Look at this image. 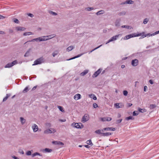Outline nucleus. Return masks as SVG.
Here are the masks:
<instances>
[{
	"label": "nucleus",
	"instance_id": "1",
	"mask_svg": "<svg viewBox=\"0 0 159 159\" xmlns=\"http://www.w3.org/2000/svg\"><path fill=\"white\" fill-rule=\"evenodd\" d=\"M144 34H145V33L144 32H143L141 33L138 34H136V33H133L131 34H129L124 37V39L125 40H127L131 38L140 36L143 34V35Z\"/></svg>",
	"mask_w": 159,
	"mask_h": 159
},
{
	"label": "nucleus",
	"instance_id": "2",
	"mask_svg": "<svg viewBox=\"0 0 159 159\" xmlns=\"http://www.w3.org/2000/svg\"><path fill=\"white\" fill-rule=\"evenodd\" d=\"M71 126L77 129H81L83 128L84 125L81 123H73Z\"/></svg>",
	"mask_w": 159,
	"mask_h": 159
},
{
	"label": "nucleus",
	"instance_id": "3",
	"mask_svg": "<svg viewBox=\"0 0 159 159\" xmlns=\"http://www.w3.org/2000/svg\"><path fill=\"white\" fill-rule=\"evenodd\" d=\"M43 61V57H40L34 61V64H33V66L41 64Z\"/></svg>",
	"mask_w": 159,
	"mask_h": 159
},
{
	"label": "nucleus",
	"instance_id": "4",
	"mask_svg": "<svg viewBox=\"0 0 159 159\" xmlns=\"http://www.w3.org/2000/svg\"><path fill=\"white\" fill-rule=\"evenodd\" d=\"M48 39H46L44 38H41V37H39L37 38L34 39H32L31 40H30L27 41L26 42H25L24 43V44H25L26 43H28L29 42H33L34 41H37V40H39V41H44L47 40Z\"/></svg>",
	"mask_w": 159,
	"mask_h": 159
},
{
	"label": "nucleus",
	"instance_id": "5",
	"mask_svg": "<svg viewBox=\"0 0 159 159\" xmlns=\"http://www.w3.org/2000/svg\"><path fill=\"white\" fill-rule=\"evenodd\" d=\"M121 36L122 34H119L118 35H116L115 36L112 37L108 40L107 42L106 43V44H107L108 43H110V42L116 40L119 37Z\"/></svg>",
	"mask_w": 159,
	"mask_h": 159
},
{
	"label": "nucleus",
	"instance_id": "6",
	"mask_svg": "<svg viewBox=\"0 0 159 159\" xmlns=\"http://www.w3.org/2000/svg\"><path fill=\"white\" fill-rule=\"evenodd\" d=\"M56 132V130L53 128H50L47 129L44 131V133L45 134H51Z\"/></svg>",
	"mask_w": 159,
	"mask_h": 159
},
{
	"label": "nucleus",
	"instance_id": "7",
	"mask_svg": "<svg viewBox=\"0 0 159 159\" xmlns=\"http://www.w3.org/2000/svg\"><path fill=\"white\" fill-rule=\"evenodd\" d=\"M89 115L87 114H85L83 116L82 118V122L83 123H84L89 120Z\"/></svg>",
	"mask_w": 159,
	"mask_h": 159
},
{
	"label": "nucleus",
	"instance_id": "8",
	"mask_svg": "<svg viewBox=\"0 0 159 159\" xmlns=\"http://www.w3.org/2000/svg\"><path fill=\"white\" fill-rule=\"evenodd\" d=\"M102 70V69H99L98 70L94 73L92 75V77L93 78L97 77L100 73Z\"/></svg>",
	"mask_w": 159,
	"mask_h": 159
},
{
	"label": "nucleus",
	"instance_id": "9",
	"mask_svg": "<svg viewBox=\"0 0 159 159\" xmlns=\"http://www.w3.org/2000/svg\"><path fill=\"white\" fill-rule=\"evenodd\" d=\"M56 36V35L55 34H52L48 36H43L42 37L46 39H48V40L55 37Z\"/></svg>",
	"mask_w": 159,
	"mask_h": 159
},
{
	"label": "nucleus",
	"instance_id": "10",
	"mask_svg": "<svg viewBox=\"0 0 159 159\" xmlns=\"http://www.w3.org/2000/svg\"><path fill=\"white\" fill-rule=\"evenodd\" d=\"M138 64V60L137 59L133 60L132 61L131 65L134 66H137Z\"/></svg>",
	"mask_w": 159,
	"mask_h": 159
},
{
	"label": "nucleus",
	"instance_id": "11",
	"mask_svg": "<svg viewBox=\"0 0 159 159\" xmlns=\"http://www.w3.org/2000/svg\"><path fill=\"white\" fill-rule=\"evenodd\" d=\"M116 130V129L114 128L113 127H107L104 128L102 130V131L103 132L104 131H114Z\"/></svg>",
	"mask_w": 159,
	"mask_h": 159
},
{
	"label": "nucleus",
	"instance_id": "12",
	"mask_svg": "<svg viewBox=\"0 0 159 159\" xmlns=\"http://www.w3.org/2000/svg\"><path fill=\"white\" fill-rule=\"evenodd\" d=\"M101 120L102 121H109L112 120L111 118L110 117H102L101 118Z\"/></svg>",
	"mask_w": 159,
	"mask_h": 159
},
{
	"label": "nucleus",
	"instance_id": "13",
	"mask_svg": "<svg viewBox=\"0 0 159 159\" xmlns=\"http://www.w3.org/2000/svg\"><path fill=\"white\" fill-rule=\"evenodd\" d=\"M52 143L55 145H61V146L64 145V144L62 142L59 141H53Z\"/></svg>",
	"mask_w": 159,
	"mask_h": 159
},
{
	"label": "nucleus",
	"instance_id": "14",
	"mask_svg": "<svg viewBox=\"0 0 159 159\" xmlns=\"http://www.w3.org/2000/svg\"><path fill=\"white\" fill-rule=\"evenodd\" d=\"M32 127L34 132H37L39 129L38 126L35 124H34Z\"/></svg>",
	"mask_w": 159,
	"mask_h": 159
},
{
	"label": "nucleus",
	"instance_id": "15",
	"mask_svg": "<svg viewBox=\"0 0 159 159\" xmlns=\"http://www.w3.org/2000/svg\"><path fill=\"white\" fill-rule=\"evenodd\" d=\"M81 98V95L79 93H77L74 96V98L75 100H77Z\"/></svg>",
	"mask_w": 159,
	"mask_h": 159
},
{
	"label": "nucleus",
	"instance_id": "16",
	"mask_svg": "<svg viewBox=\"0 0 159 159\" xmlns=\"http://www.w3.org/2000/svg\"><path fill=\"white\" fill-rule=\"evenodd\" d=\"M16 29L17 31H22L25 30L26 29V28L23 27L18 26L16 27Z\"/></svg>",
	"mask_w": 159,
	"mask_h": 159
},
{
	"label": "nucleus",
	"instance_id": "17",
	"mask_svg": "<svg viewBox=\"0 0 159 159\" xmlns=\"http://www.w3.org/2000/svg\"><path fill=\"white\" fill-rule=\"evenodd\" d=\"M120 20L119 19H117L116 20L115 22V26L117 27H119L120 26Z\"/></svg>",
	"mask_w": 159,
	"mask_h": 159
},
{
	"label": "nucleus",
	"instance_id": "18",
	"mask_svg": "<svg viewBox=\"0 0 159 159\" xmlns=\"http://www.w3.org/2000/svg\"><path fill=\"white\" fill-rule=\"evenodd\" d=\"M134 1H133L131 0H126L125 2H123V4H132L134 3Z\"/></svg>",
	"mask_w": 159,
	"mask_h": 159
},
{
	"label": "nucleus",
	"instance_id": "19",
	"mask_svg": "<svg viewBox=\"0 0 159 159\" xmlns=\"http://www.w3.org/2000/svg\"><path fill=\"white\" fill-rule=\"evenodd\" d=\"M52 151V149L47 148L43 150V152H50Z\"/></svg>",
	"mask_w": 159,
	"mask_h": 159
},
{
	"label": "nucleus",
	"instance_id": "20",
	"mask_svg": "<svg viewBox=\"0 0 159 159\" xmlns=\"http://www.w3.org/2000/svg\"><path fill=\"white\" fill-rule=\"evenodd\" d=\"M112 133L110 132L103 133H102V136H107L111 135Z\"/></svg>",
	"mask_w": 159,
	"mask_h": 159
},
{
	"label": "nucleus",
	"instance_id": "21",
	"mask_svg": "<svg viewBox=\"0 0 159 159\" xmlns=\"http://www.w3.org/2000/svg\"><path fill=\"white\" fill-rule=\"evenodd\" d=\"M83 54H79L76 56H75L73 57L70 58L69 59H67V60L69 61V60H71L75 59L76 58L79 57H80L81 55H83Z\"/></svg>",
	"mask_w": 159,
	"mask_h": 159
},
{
	"label": "nucleus",
	"instance_id": "22",
	"mask_svg": "<svg viewBox=\"0 0 159 159\" xmlns=\"http://www.w3.org/2000/svg\"><path fill=\"white\" fill-rule=\"evenodd\" d=\"M105 12V11L103 10H100L98 11L96 13V14L97 15H99L102 14H104Z\"/></svg>",
	"mask_w": 159,
	"mask_h": 159
},
{
	"label": "nucleus",
	"instance_id": "23",
	"mask_svg": "<svg viewBox=\"0 0 159 159\" xmlns=\"http://www.w3.org/2000/svg\"><path fill=\"white\" fill-rule=\"evenodd\" d=\"M89 97L92 98H93V99L94 100H97V97L95 96V95L93 94H91L89 95Z\"/></svg>",
	"mask_w": 159,
	"mask_h": 159
},
{
	"label": "nucleus",
	"instance_id": "24",
	"mask_svg": "<svg viewBox=\"0 0 159 159\" xmlns=\"http://www.w3.org/2000/svg\"><path fill=\"white\" fill-rule=\"evenodd\" d=\"M29 86H27L23 90L22 92L23 93H27L30 90V89H29Z\"/></svg>",
	"mask_w": 159,
	"mask_h": 159
},
{
	"label": "nucleus",
	"instance_id": "25",
	"mask_svg": "<svg viewBox=\"0 0 159 159\" xmlns=\"http://www.w3.org/2000/svg\"><path fill=\"white\" fill-rule=\"evenodd\" d=\"M34 34L31 32H26L23 34V35L25 36L27 35H29L30 34Z\"/></svg>",
	"mask_w": 159,
	"mask_h": 159
},
{
	"label": "nucleus",
	"instance_id": "26",
	"mask_svg": "<svg viewBox=\"0 0 159 159\" xmlns=\"http://www.w3.org/2000/svg\"><path fill=\"white\" fill-rule=\"evenodd\" d=\"M32 157H34L35 156H37V155H39V156H42V154L41 153H39L38 152H35L34 153H33L32 154Z\"/></svg>",
	"mask_w": 159,
	"mask_h": 159
},
{
	"label": "nucleus",
	"instance_id": "27",
	"mask_svg": "<svg viewBox=\"0 0 159 159\" xmlns=\"http://www.w3.org/2000/svg\"><path fill=\"white\" fill-rule=\"evenodd\" d=\"M138 110L140 112L143 113L146 111V110L145 109H141L140 108H139Z\"/></svg>",
	"mask_w": 159,
	"mask_h": 159
},
{
	"label": "nucleus",
	"instance_id": "28",
	"mask_svg": "<svg viewBox=\"0 0 159 159\" xmlns=\"http://www.w3.org/2000/svg\"><path fill=\"white\" fill-rule=\"evenodd\" d=\"M74 48V47L73 46H70L68 47L66 49L67 51L69 52L72 50Z\"/></svg>",
	"mask_w": 159,
	"mask_h": 159
},
{
	"label": "nucleus",
	"instance_id": "29",
	"mask_svg": "<svg viewBox=\"0 0 159 159\" xmlns=\"http://www.w3.org/2000/svg\"><path fill=\"white\" fill-rule=\"evenodd\" d=\"M88 72V70H84L83 72L81 73V75L82 76H84L86 75Z\"/></svg>",
	"mask_w": 159,
	"mask_h": 159
},
{
	"label": "nucleus",
	"instance_id": "30",
	"mask_svg": "<svg viewBox=\"0 0 159 159\" xmlns=\"http://www.w3.org/2000/svg\"><path fill=\"white\" fill-rule=\"evenodd\" d=\"M151 34H146L145 35L143 34L141 35V37L140 38V39H143V38H144V37H146L148 36H151Z\"/></svg>",
	"mask_w": 159,
	"mask_h": 159
},
{
	"label": "nucleus",
	"instance_id": "31",
	"mask_svg": "<svg viewBox=\"0 0 159 159\" xmlns=\"http://www.w3.org/2000/svg\"><path fill=\"white\" fill-rule=\"evenodd\" d=\"M31 49H30L29 50H28L25 53V54L24 55L25 57H28L29 55V53L30 52V51Z\"/></svg>",
	"mask_w": 159,
	"mask_h": 159
},
{
	"label": "nucleus",
	"instance_id": "32",
	"mask_svg": "<svg viewBox=\"0 0 159 159\" xmlns=\"http://www.w3.org/2000/svg\"><path fill=\"white\" fill-rule=\"evenodd\" d=\"M20 121L22 125L24 124L25 122V120L24 119L23 117H21L20 118Z\"/></svg>",
	"mask_w": 159,
	"mask_h": 159
},
{
	"label": "nucleus",
	"instance_id": "33",
	"mask_svg": "<svg viewBox=\"0 0 159 159\" xmlns=\"http://www.w3.org/2000/svg\"><path fill=\"white\" fill-rule=\"evenodd\" d=\"M134 117H133L132 116H130L129 117H126L125 119L127 120H134Z\"/></svg>",
	"mask_w": 159,
	"mask_h": 159
},
{
	"label": "nucleus",
	"instance_id": "34",
	"mask_svg": "<svg viewBox=\"0 0 159 159\" xmlns=\"http://www.w3.org/2000/svg\"><path fill=\"white\" fill-rule=\"evenodd\" d=\"M57 107L59 108V110L62 112H64L65 111L63 109V107L59 106H57Z\"/></svg>",
	"mask_w": 159,
	"mask_h": 159
},
{
	"label": "nucleus",
	"instance_id": "35",
	"mask_svg": "<svg viewBox=\"0 0 159 159\" xmlns=\"http://www.w3.org/2000/svg\"><path fill=\"white\" fill-rule=\"evenodd\" d=\"M156 107V105L155 104H150V105L149 108L150 109H152Z\"/></svg>",
	"mask_w": 159,
	"mask_h": 159
},
{
	"label": "nucleus",
	"instance_id": "36",
	"mask_svg": "<svg viewBox=\"0 0 159 159\" xmlns=\"http://www.w3.org/2000/svg\"><path fill=\"white\" fill-rule=\"evenodd\" d=\"M95 133L98 134H102V133H103L101 132V130L100 129L97 130L95 131Z\"/></svg>",
	"mask_w": 159,
	"mask_h": 159
},
{
	"label": "nucleus",
	"instance_id": "37",
	"mask_svg": "<svg viewBox=\"0 0 159 159\" xmlns=\"http://www.w3.org/2000/svg\"><path fill=\"white\" fill-rule=\"evenodd\" d=\"M87 143L91 146H93V143H92L91 140V139H89L87 141Z\"/></svg>",
	"mask_w": 159,
	"mask_h": 159
},
{
	"label": "nucleus",
	"instance_id": "38",
	"mask_svg": "<svg viewBox=\"0 0 159 159\" xmlns=\"http://www.w3.org/2000/svg\"><path fill=\"white\" fill-rule=\"evenodd\" d=\"M58 51L57 50H56L54 51L52 54V56L53 57H55L58 53Z\"/></svg>",
	"mask_w": 159,
	"mask_h": 159
},
{
	"label": "nucleus",
	"instance_id": "39",
	"mask_svg": "<svg viewBox=\"0 0 159 159\" xmlns=\"http://www.w3.org/2000/svg\"><path fill=\"white\" fill-rule=\"evenodd\" d=\"M12 66V65L11 64V63H9L7 64L5 66V68H10Z\"/></svg>",
	"mask_w": 159,
	"mask_h": 159
},
{
	"label": "nucleus",
	"instance_id": "40",
	"mask_svg": "<svg viewBox=\"0 0 159 159\" xmlns=\"http://www.w3.org/2000/svg\"><path fill=\"white\" fill-rule=\"evenodd\" d=\"M139 112L137 111H134L133 112V116H137L138 115Z\"/></svg>",
	"mask_w": 159,
	"mask_h": 159
},
{
	"label": "nucleus",
	"instance_id": "41",
	"mask_svg": "<svg viewBox=\"0 0 159 159\" xmlns=\"http://www.w3.org/2000/svg\"><path fill=\"white\" fill-rule=\"evenodd\" d=\"M45 125H46V127L48 128L50 127H51V124L49 123H46L45 124Z\"/></svg>",
	"mask_w": 159,
	"mask_h": 159
},
{
	"label": "nucleus",
	"instance_id": "42",
	"mask_svg": "<svg viewBox=\"0 0 159 159\" xmlns=\"http://www.w3.org/2000/svg\"><path fill=\"white\" fill-rule=\"evenodd\" d=\"M148 19L147 18H146L145 19H144L143 22V24H146L148 22Z\"/></svg>",
	"mask_w": 159,
	"mask_h": 159
},
{
	"label": "nucleus",
	"instance_id": "43",
	"mask_svg": "<svg viewBox=\"0 0 159 159\" xmlns=\"http://www.w3.org/2000/svg\"><path fill=\"white\" fill-rule=\"evenodd\" d=\"M102 45H101L97 47L96 48H95L94 49H93L92 50H91L90 52H89V53H90L94 51V50L98 49V48H99L100 47H101L102 46Z\"/></svg>",
	"mask_w": 159,
	"mask_h": 159
},
{
	"label": "nucleus",
	"instance_id": "44",
	"mask_svg": "<svg viewBox=\"0 0 159 159\" xmlns=\"http://www.w3.org/2000/svg\"><path fill=\"white\" fill-rule=\"evenodd\" d=\"M11 63L12 65V66H13L14 65L17 64V62L16 60H15L14 61L12 62Z\"/></svg>",
	"mask_w": 159,
	"mask_h": 159
},
{
	"label": "nucleus",
	"instance_id": "45",
	"mask_svg": "<svg viewBox=\"0 0 159 159\" xmlns=\"http://www.w3.org/2000/svg\"><path fill=\"white\" fill-rule=\"evenodd\" d=\"M125 13H126L125 11H123V12L119 13L118 14V15L120 16H123V15H125Z\"/></svg>",
	"mask_w": 159,
	"mask_h": 159
},
{
	"label": "nucleus",
	"instance_id": "46",
	"mask_svg": "<svg viewBox=\"0 0 159 159\" xmlns=\"http://www.w3.org/2000/svg\"><path fill=\"white\" fill-rule=\"evenodd\" d=\"M13 21L15 23H17V24H18L19 23V20L17 19H16V18H14L13 19Z\"/></svg>",
	"mask_w": 159,
	"mask_h": 159
},
{
	"label": "nucleus",
	"instance_id": "47",
	"mask_svg": "<svg viewBox=\"0 0 159 159\" xmlns=\"http://www.w3.org/2000/svg\"><path fill=\"white\" fill-rule=\"evenodd\" d=\"M49 13L51 14H52V15H54V16H56V15H57V13L55 12H54L52 11H49Z\"/></svg>",
	"mask_w": 159,
	"mask_h": 159
},
{
	"label": "nucleus",
	"instance_id": "48",
	"mask_svg": "<svg viewBox=\"0 0 159 159\" xmlns=\"http://www.w3.org/2000/svg\"><path fill=\"white\" fill-rule=\"evenodd\" d=\"M119 103H116L114 104L115 107L117 108H120V107L119 106Z\"/></svg>",
	"mask_w": 159,
	"mask_h": 159
},
{
	"label": "nucleus",
	"instance_id": "49",
	"mask_svg": "<svg viewBox=\"0 0 159 159\" xmlns=\"http://www.w3.org/2000/svg\"><path fill=\"white\" fill-rule=\"evenodd\" d=\"M121 27L122 28H125L129 29L130 27V26L129 25H124L122 26Z\"/></svg>",
	"mask_w": 159,
	"mask_h": 159
},
{
	"label": "nucleus",
	"instance_id": "50",
	"mask_svg": "<svg viewBox=\"0 0 159 159\" xmlns=\"http://www.w3.org/2000/svg\"><path fill=\"white\" fill-rule=\"evenodd\" d=\"M128 92L126 90H124L123 91V95L125 96H126L128 94Z\"/></svg>",
	"mask_w": 159,
	"mask_h": 159
},
{
	"label": "nucleus",
	"instance_id": "51",
	"mask_svg": "<svg viewBox=\"0 0 159 159\" xmlns=\"http://www.w3.org/2000/svg\"><path fill=\"white\" fill-rule=\"evenodd\" d=\"M94 9L93 8L91 7H88V8H86V9L87 11H91L93 10Z\"/></svg>",
	"mask_w": 159,
	"mask_h": 159
},
{
	"label": "nucleus",
	"instance_id": "52",
	"mask_svg": "<svg viewBox=\"0 0 159 159\" xmlns=\"http://www.w3.org/2000/svg\"><path fill=\"white\" fill-rule=\"evenodd\" d=\"M122 119H120L119 120H116V122L117 124H119L122 121Z\"/></svg>",
	"mask_w": 159,
	"mask_h": 159
},
{
	"label": "nucleus",
	"instance_id": "53",
	"mask_svg": "<svg viewBox=\"0 0 159 159\" xmlns=\"http://www.w3.org/2000/svg\"><path fill=\"white\" fill-rule=\"evenodd\" d=\"M159 33V30L156 32H155L153 33L152 34H151V36H152V35H154L157 34H158Z\"/></svg>",
	"mask_w": 159,
	"mask_h": 159
},
{
	"label": "nucleus",
	"instance_id": "54",
	"mask_svg": "<svg viewBox=\"0 0 159 159\" xmlns=\"http://www.w3.org/2000/svg\"><path fill=\"white\" fill-rule=\"evenodd\" d=\"M26 154L28 156L31 155V151H27L26 153Z\"/></svg>",
	"mask_w": 159,
	"mask_h": 159
},
{
	"label": "nucleus",
	"instance_id": "55",
	"mask_svg": "<svg viewBox=\"0 0 159 159\" xmlns=\"http://www.w3.org/2000/svg\"><path fill=\"white\" fill-rule=\"evenodd\" d=\"M98 107V105L96 103H94L93 104V107L94 108H96Z\"/></svg>",
	"mask_w": 159,
	"mask_h": 159
},
{
	"label": "nucleus",
	"instance_id": "56",
	"mask_svg": "<svg viewBox=\"0 0 159 159\" xmlns=\"http://www.w3.org/2000/svg\"><path fill=\"white\" fill-rule=\"evenodd\" d=\"M119 106L120 108H122L124 107V105L122 103H120Z\"/></svg>",
	"mask_w": 159,
	"mask_h": 159
},
{
	"label": "nucleus",
	"instance_id": "57",
	"mask_svg": "<svg viewBox=\"0 0 159 159\" xmlns=\"http://www.w3.org/2000/svg\"><path fill=\"white\" fill-rule=\"evenodd\" d=\"M148 88L146 86H145L144 88V92H146L147 89Z\"/></svg>",
	"mask_w": 159,
	"mask_h": 159
},
{
	"label": "nucleus",
	"instance_id": "58",
	"mask_svg": "<svg viewBox=\"0 0 159 159\" xmlns=\"http://www.w3.org/2000/svg\"><path fill=\"white\" fill-rule=\"evenodd\" d=\"M149 82L151 84H153V80H149Z\"/></svg>",
	"mask_w": 159,
	"mask_h": 159
},
{
	"label": "nucleus",
	"instance_id": "59",
	"mask_svg": "<svg viewBox=\"0 0 159 159\" xmlns=\"http://www.w3.org/2000/svg\"><path fill=\"white\" fill-rule=\"evenodd\" d=\"M8 98V97H7L6 96V97H5L3 99V102H4V101H6L7 99Z\"/></svg>",
	"mask_w": 159,
	"mask_h": 159
},
{
	"label": "nucleus",
	"instance_id": "60",
	"mask_svg": "<svg viewBox=\"0 0 159 159\" xmlns=\"http://www.w3.org/2000/svg\"><path fill=\"white\" fill-rule=\"evenodd\" d=\"M28 15L29 16H30L31 17H33L34 16L31 13H29L28 14Z\"/></svg>",
	"mask_w": 159,
	"mask_h": 159
},
{
	"label": "nucleus",
	"instance_id": "61",
	"mask_svg": "<svg viewBox=\"0 0 159 159\" xmlns=\"http://www.w3.org/2000/svg\"><path fill=\"white\" fill-rule=\"evenodd\" d=\"M13 30L11 29H9V33H13Z\"/></svg>",
	"mask_w": 159,
	"mask_h": 159
},
{
	"label": "nucleus",
	"instance_id": "62",
	"mask_svg": "<svg viewBox=\"0 0 159 159\" xmlns=\"http://www.w3.org/2000/svg\"><path fill=\"white\" fill-rule=\"evenodd\" d=\"M5 18V17H4L2 16L1 15H0V19H3Z\"/></svg>",
	"mask_w": 159,
	"mask_h": 159
},
{
	"label": "nucleus",
	"instance_id": "63",
	"mask_svg": "<svg viewBox=\"0 0 159 159\" xmlns=\"http://www.w3.org/2000/svg\"><path fill=\"white\" fill-rule=\"evenodd\" d=\"M12 157L13 158H14V159H19V158L18 157H16L15 156H12Z\"/></svg>",
	"mask_w": 159,
	"mask_h": 159
},
{
	"label": "nucleus",
	"instance_id": "64",
	"mask_svg": "<svg viewBox=\"0 0 159 159\" xmlns=\"http://www.w3.org/2000/svg\"><path fill=\"white\" fill-rule=\"evenodd\" d=\"M59 121H61V122H64L66 121V119H64V120L60 119L59 120Z\"/></svg>",
	"mask_w": 159,
	"mask_h": 159
}]
</instances>
